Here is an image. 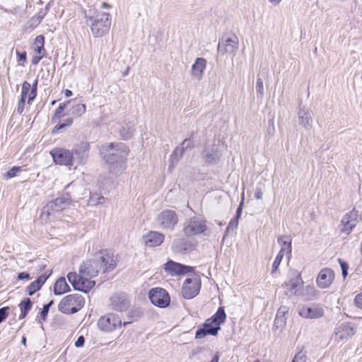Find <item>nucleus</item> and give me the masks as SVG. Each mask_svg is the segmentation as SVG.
Wrapping results in <instances>:
<instances>
[{"label":"nucleus","mask_w":362,"mask_h":362,"mask_svg":"<svg viewBox=\"0 0 362 362\" xmlns=\"http://www.w3.org/2000/svg\"><path fill=\"white\" fill-rule=\"evenodd\" d=\"M117 266L112 254L107 250H100L92 259L84 261L79 267V272H69L67 279L75 290L83 293L89 292L95 284L90 279L98 276L103 269L104 272L113 270Z\"/></svg>","instance_id":"nucleus-1"},{"label":"nucleus","mask_w":362,"mask_h":362,"mask_svg":"<svg viewBox=\"0 0 362 362\" xmlns=\"http://www.w3.org/2000/svg\"><path fill=\"white\" fill-rule=\"evenodd\" d=\"M85 18L95 37H101L109 31L111 25L109 13L90 9L85 13Z\"/></svg>","instance_id":"nucleus-2"},{"label":"nucleus","mask_w":362,"mask_h":362,"mask_svg":"<svg viewBox=\"0 0 362 362\" xmlns=\"http://www.w3.org/2000/svg\"><path fill=\"white\" fill-rule=\"evenodd\" d=\"M103 153L105 161L110 164H122L129 153L127 145L122 142L110 143L103 146Z\"/></svg>","instance_id":"nucleus-3"},{"label":"nucleus","mask_w":362,"mask_h":362,"mask_svg":"<svg viewBox=\"0 0 362 362\" xmlns=\"http://www.w3.org/2000/svg\"><path fill=\"white\" fill-rule=\"evenodd\" d=\"M85 304V299L79 293H73L64 297L58 305L59 310L66 315L79 311Z\"/></svg>","instance_id":"nucleus-4"},{"label":"nucleus","mask_w":362,"mask_h":362,"mask_svg":"<svg viewBox=\"0 0 362 362\" xmlns=\"http://www.w3.org/2000/svg\"><path fill=\"white\" fill-rule=\"evenodd\" d=\"M71 204V197L69 194H63L61 197L49 202L43 207L42 214H46L49 217L54 212H59L66 209Z\"/></svg>","instance_id":"nucleus-5"},{"label":"nucleus","mask_w":362,"mask_h":362,"mask_svg":"<svg viewBox=\"0 0 362 362\" xmlns=\"http://www.w3.org/2000/svg\"><path fill=\"white\" fill-rule=\"evenodd\" d=\"M207 228L206 220L202 216L189 218L184 224L183 232L187 235H196L203 233Z\"/></svg>","instance_id":"nucleus-6"},{"label":"nucleus","mask_w":362,"mask_h":362,"mask_svg":"<svg viewBox=\"0 0 362 362\" xmlns=\"http://www.w3.org/2000/svg\"><path fill=\"white\" fill-rule=\"evenodd\" d=\"M49 153L55 164L67 167L73 166L74 156L70 150L57 147L52 149Z\"/></svg>","instance_id":"nucleus-7"},{"label":"nucleus","mask_w":362,"mask_h":362,"mask_svg":"<svg viewBox=\"0 0 362 362\" xmlns=\"http://www.w3.org/2000/svg\"><path fill=\"white\" fill-rule=\"evenodd\" d=\"M148 298L152 304L164 308L169 305L170 298L165 289L162 288H153L148 292Z\"/></svg>","instance_id":"nucleus-8"},{"label":"nucleus","mask_w":362,"mask_h":362,"mask_svg":"<svg viewBox=\"0 0 362 362\" xmlns=\"http://www.w3.org/2000/svg\"><path fill=\"white\" fill-rule=\"evenodd\" d=\"M157 221L161 228L173 230L177 224L178 217L175 211L165 209L158 214Z\"/></svg>","instance_id":"nucleus-9"},{"label":"nucleus","mask_w":362,"mask_h":362,"mask_svg":"<svg viewBox=\"0 0 362 362\" xmlns=\"http://www.w3.org/2000/svg\"><path fill=\"white\" fill-rule=\"evenodd\" d=\"M121 325L120 317L114 313H109L100 317L98 322L99 329L105 332H112Z\"/></svg>","instance_id":"nucleus-10"},{"label":"nucleus","mask_w":362,"mask_h":362,"mask_svg":"<svg viewBox=\"0 0 362 362\" xmlns=\"http://www.w3.org/2000/svg\"><path fill=\"white\" fill-rule=\"evenodd\" d=\"M356 332V325L350 322H342L338 323L334 329L336 340L343 341L348 339L355 334Z\"/></svg>","instance_id":"nucleus-11"},{"label":"nucleus","mask_w":362,"mask_h":362,"mask_svg":"<svg viewBox=\"0 0 362 362\" xmlns=\"http://www.w3.org/2000/svg\"><path fill=\"white\" fill-rule=\"evenodd\" d=\"M298 310L299 315L306 319H318L325 314L324 309L317 304L299 305Z\"/></svg>","instance_id":"nucleus-12"},{"label":"nucleus","mask_w":362,"mask_h":362,"mask_svg":"<svg viewBox=\"0 0 362 362\" xmlns=\"http://www.w3.org/2000/svg\"><path fill=\"white\" fill-rule=\"evenodd\" d=\"M90 144L87 141H81L75 145L71 152L74 156V163L76 161L78 165L84 164L89 155Z\"/></svg>","instance_id":"nucleus-13"},{"label":"nucleus","mask_w":362,"mask_h":362,"mask_svg":"<svg viewBox=\"0 0 362 362\" xmlns=\"http://www.w3.org/2000/svg\"><path fill=\"white\" fill-rule=\"evenodd\" d=\"M358 211L354 209L346 213L341 221V232L349 235L358 223Z\"/></svg>","instance_id":"nucleus-14"},{"label":"nucleus","mask_w":362,"mask_h":362,"mask_svg":"<svg viewBox=\"0 0 362 362\" xmlns=\"http://www.w3.org/2000/svg\"><path fill=\"white\" fill-rule=\"evenodd\" d=\"M200 281L197 278H187L182 288V295L186 299H192L195 297L200 290Z\"/></svg>","instance_id":"nucleus-15"},{"label":"nucleus","mask_w":362,"mask_h":362,"mask_svg":"<svg viewBox=\"0 0 362 362\" xmlns=\"http://www.w3.org/2000/svg\"><path fill=\"white\" fill-rule=\"evenodd\" d=\"M164 269L165 272L171 276L182 275L191 272L193 267L186 266L173 260H168L164 264Z\"/></svg>","instance_id":"nucleus-16"},{"label":"nucleus","mask_w":362,"mask_h":362,"mask_svg":"<svg viewBox=\"0 0 362 362\" xmlns=\"http://www.w3.org/2000/svg\"><path fill=\"white\" fill-rule=\"evenodd\" d=\"M303 281L298 274L295 278L290 279L288 281L282 284V287L285 288V294L288 296L300 295L299 290L301 288Z\"/></svg>","instance_id":"nucleus-17"},{"label":"nucleus","mask_w":362,"mask_h":362,"mask_svg":"<svg viewBox=\"0 0 362 362\" xmlns=\"http://www.w3.org/2000/svg\"><path fill=\"white\" fill-rule=\"evenodd\" d=\"M111 306L118 312H124L130 306V301L125 293H119L110 298Z\"/></svg>","instance_id":"nucleus-18"},{"label":"nucleus","mask_w":362,"mask_h":362,"mask_svg":"<svg viewBox=\"0 0 362 362\" xmlns=\"http://www.w3.org/2000/svg\"><path fill=\"white\" fill-rule=\"evenodd\" d=\"M334 278V273L329 268L322 269L317 278V284L320 288H327L332 283Z\"/></svg>","instance_id":"nucleus-19"},{"label":"nucleus","mask_w":362,"mask_h":362,"mask_svg":"<svg viewBox=\"0 0 362 362\" xmlns=\"http://www.w3.org/2000/svg\"><path fill=\"white\" fill-rule=\"evenodd\" d=\"M202 155L205 161L209 164L218 162L221 156L218 150V147L214 144L206 146L202 151Z\"/></svg>","instance_id":"nucleus-20"},{"label":"nucleus","mask_w":362,"mask_h":362,"mask_svg":"<svg viewBox=\"0 0 362 362\" xmlns=\"http://www.w3.org/2000/svg\"><path fill=\"white\" fill-rule=\"evenodd\" d=\"M165 236L157 231H149L143 236L145 245L148 247H157L163 243Z\"/></svg>","instance_id":"nucleus-21"},{"label":"nucleus","mask_w":362,"mask_h":362,"mask_svg":"<svg viewBox=\"0 0 362 362\" xmlns=\"http://www.w3.org/2000/svg\"><path fill=\"white\" fill-rule=\"evenodd\" d=\"M52 272H46L37 278L36 280L30 283V284L26 288V292L29 296H33L35 292L39 291L43 284L48 279L51 275Z\"/></svg>","instance_id":"nucleus-22"},{"label":"nucleus","mask_w":362,"mask_h":362,"mask_svg":"<svg viewBox=\"0 0 362 362\" xmlns=\"http://www.w3.org/2000/svg\"><path fill=\"white\" fill-rule=\"evenodd\" d=\"M299 124L306 129L312 128L313 112L308 109H300L298 112Z\"/></svg>","instance_id":"nucleus-23"},{"label":"nucleus","mask_w":362,"mask_h":362,"mask_svg":"<svg viewBox=\"0 0 362 362\" xmlns=\"http://www.w3.org/2000/svg\"><path fill=\"white\" fill-rule=\"evenodd\" d=\"M206 61L204 58H197L195 62L192 66V76L197 80L202 78L204 70L206 68Z\"/></svg>","instance_id":"nucleus-24"},{"label":"nucleus","mask_w":362,"mask_h":362,"mask_svg":"<svg viewBox=\"0 0 362 362\" xmlns=\"http://www.w3.org/2000/svg\"><path fill=\"white\" fill-rule=\"evenodd\" d=\"M70 287L66 283L65 277H59L54 285V294L61 296L66 292L70 291Z\"/></svg>","instance_id":"nucleus-25"},{"label":"nucleus","mask_w":362,"mask_h":362,"mask_svg":"<svg viewBox=\"0 0 362 362\" xmlns=\"http://www.w3.org/2000/svg\"><path fill=\"white\" fill-rule=\"evenodd\" d=\"M172 248L175 252L183 253L189 250L190 245L186 238H182L173 241Z\"/></svg>","instance_id":"nucleus-26"},{"label":"nucleus","mask_w":362,"mask_h":362,"mask_svg":"<svg viewBox=\"0 0 362 362\" xmlns=\"http://www.w3.org/2000/svg\"><path fill=\"white\" fill-rule=\"evenodd\" d=\"M279 245H281V248L279 252H282L283 253H286L287 257L289 259L291 255V240L289 237L287 236H281L277 240Z\"/></svg>","instance_id":"nucleus-27"},{"label":"nucleus","mask_w":362,"mask_h":362,"mask_svg":"<svg viewBox=\"0 0 362 362\" xmlns=\"http://www.w3.org/2000/svg\"><path fill=\"white\" fill-rule=\"evenodd\" d=\"M134 131L133 124L127 123L123 124L119 129V134L124 140H128L132 138Z\"/></svg>","instance_id":"nucleus-28"},{"label":"nucleus","mask_w":362,"mask_h":362,"mask_svg":"<svg viewBox=\"0 0 362 362\" xmlns=\"http://www.w3.org/2000/svg\"><path fill=\"white\" fill-rule=\"evenodd\" d=\"M226 318V314L223 307H219L214 315H212L210 319L212 322L220 326L221 324L223 323Z\"/></svg>","instance_id":"nucleus-29"},{"label":"nucleus","mask_w":362,"mask_h":362,"mask_svg":"<svg viewBox=\"0 0 362 362\" xmlns=\"http://www.w3.org/2000/svg\"><path fill=\"white\" fill-rule=\"evenodd\" d=\"M86 105L82 103H76L73 104L72 106L69 109V114L74 117H78L83 115L86 112Z\"/></svg>","instance_id":"nucleus-30"},{"label":"nucleus","mask_w":362,"mask_h":362,"mask_svg":"<svg viewBox=\"0 0 362 362\" xmlns=\"http://www.w3.org/2000/svg\"><path fill=\"white\" fill-rule=\"evenodd\" d=\"M237 44L238 37L235 35L231 33H224L219 40L218 45H230V44Z\"/></svg>","instance_id":"nucleus-31"},{"label":"nucleus","mask_w":362,"mask_h":362,"mask_svg":"<svg viewBox=\"0 0 362 362\" xmlns=\"http://www.w3.org/2000/svg\"><path fill=\"white\" fill-rule=\"evenodd\" d=\"M185 152V146H177L170 156L171 165L177 164L182 157Z\"/></svg>","instance_id":"nucleus-32"},{"label":"nucleus","mask_w":362,"mask_h":362,"mask_svg":"<svg viewBox=\"0 0 362 362\" xmlns=\"http://www.w3.org/2000/svg\"><path fill=\"white\" fill-rule=\"evenodd\" d=\"M46 55L45 47H36L32 58V64L36 65Z\"/></svg>","instance_id":"nucleus-33"},{"label":"nucleus","mask_w":362,"mask_h":362,"mask_svg":"<svg viewBox=\"0 0 362 362\" xmlns=\"http://www.w3.org/2000/svg\"><path fill=\"white\" fill-rule=\"evenodd\" d=\"M71 103L70 100L59 104V107L56 109L55 112L52 117V122H55L59 120L64 115L62 114L67 105Z\"/></svg>","instance_id":"nucleus-34"},{"label":"nucleus","mask_w":362,"mask_h":362,"mask_svg":"<svg viewBox=\"0 0 362 362\" xmlns=\"http://www.w3.org/2000/svg\"><path fill=\"white\" fill-rule=\"evenodd\" d=\"M203 326L204 329H206V330H214V334H209V335L211 336H216L218 334V331L221 329V327L218 326V325L214 324V322H212L210 318L207 319L205 321V322L203 324Z\"/></svg>","instance_id":"nucleus-35"},{"label":"nucleus","mask_w":362,"mask_h":362,"mask_svg":"<svg viewBox=\"0 0 362 362\" xmlns=\"http://www.w3.org/2000/svg\"><path fill=\"white\" fill-rule=\"evenodd\" d=\"M18 306L21 311L28 313L33 307V302L30 298H25L20 303Z\"/></svg>","instance_id":"nucleus-36"},{"label":"nucleus","mask_w":362,"mask_h":362,"mask_svg":"<svg viewBox=\"0 0 362 362\" xmlns=\"http://www.w3.org/2000/svg\"><path fill=\"white\" fill-rule=\"evenodd\" d=\"M104 200L105 198L103 196L98 194H90L88 204L90 206H97L102 204L104 202Z\"/></svg>","instance_id":"nucleus-37"},{"label":"nucleus","mask_w":362,"mask_h":362,"mask_svg":"<svg viewBox=\"0 0 362 362\" xmlns=\"http://www.w3.org/2000/svg\"><path fill=\"white\" fill-rule=\"evenodd\" d=\"M37 79H35L33 84L31 85L30 93H29L28 103L30 104L33 100L36 98L37 95Z\"/></svg>","instance_id":"nucleus-38"},{"label":"nucleus","mask_w":362,"mask_h":362,"mask_svg":"<svg viewBox=\"0 0 362 362\" xmlns=\"http://www.w3.org/2000/svg\"><path fill=\"white\" fill-rule=\"evenodd\" d=\"M72 124H73V119L67 118L64 120V122L63 123H59L58 124H57L54 127L52 132L56 133L61 129H65L66 127H70Z\"/></svg>","instance_id":"nucleus-39"},{"label":"nucleus","mask_w":362,"mask_h":362,"mask_svg":"<svg viewBox=\"0 0 362 362\" xmlns=\"http://www.w3.org/2000/svg\"><path fill=\"white\" fill-rule=\"evenodd\" d=\"M315 288L313 286H307L305 291L302 293V296L305 297L306 300H313L315 296Z\"/></svg>","instance_id":"nucleus-40"},{"label":"nucleus","mask_w":362,"mask_h":362,"mask_svg":"<svg viewBox=\"0 0 362 362\" xmlns=\"http://www.w3.org/2000/svg\"><path fill=\"white\" fill-rule=\"evenodd\" d=\"M31 84L28 81H24L22 84L21 99L25 100L30 93Z\"/></svg>","instance_id":"nucleus-41"},{"label":"nucleus","mask_w":362,"mask_h":362,"mask_svg":"<svg viewBox=\"0 0 362 362\" xmlns=\"http://www.w3.org/2000/svg\"><path fill=\"white\" fill-rule=\"evenodd\" d=\"M284 255L285 253H283L282 252H279L272 264V274H274L278 269Z\"/></svg>","instance_id":"nucleus-42"},{"label":"nucleus","mask_w":362,"mask_h":362,"mask_svg":"<svg viewBox=\"0 0 362 362\" xmlns=\"http://www.w3.org/2000/svg\"><path fill=\"white\" fill-rule=\"evenodd\" d=\"M214 332L213 329L206 330V329H204V326L202 325V328H199L195 334V338L200 339L206 337V335H209V334H214Z\"/></svg>","instance_id":"nucleus-43"},{"label":"nucleus","mask_w":362,"mask_h":362,"mask_svg":"<svg viewBox=\"0 0 362 362\" xmlns=\"http://www.w3.org/2000/svg\"><path fill=\"white\" fill-rule=\"evenodd\" d=\"M39 16H33L25 24L26 28L33 29L36 28L41 22Z\"/></svg>","instance_id":"nucleus-44"},{"label":"nucleus","mask_w":362,"mask_h":362,"mask_svg":"<svg viewBox=\"0 0 362 362\" xmlns=\"http://www.w3.org/2000/svg\"><path fill=\"white\" fill-rule=\"evenodd\" d=\"M288 312V308L285 305H281L277 310L276 317L277 320H281V318H285V315Z\"/></svg>","instance_id":"nucleus-45"},{"label":"nucleus","mask_w":362,"mask_h":362,"mask_svg":"<svg viewBox=\"0 0 362 362\" xmlns=\"http://www.w3.org/2000/svg\"><path fill=\"white\" fill-rule=\"evenodd\" d=\"M306 358V353L301 350L295 355L292 362H305Z\"/></svg>","instance_id":"nucleus-46"},{"label":"nucleus","mask_w":362,"mask_h":362,"mask_svg":"<svg viewBox=\"0 0 362 362\" xmlns=\"http://www.w3.org/2000/svg\"><path fill=\"white\" fill-rule=\"evenodd\" d=\"M21 167L14 166L11 169H10L8 171L6 172V173L4 175V177L6 179H10L11 177H13L16 175L17 173L21 171Z\"/></svg>","instance_id":"nucleus-47"},{"label":"nucleus","mask_w":362,"mask_h":362,"mask_svg":"<svg viewBox=\"0 0 362 362\" xmlns=\"http://www.w3.org/2000/svg\"><path fill=\"white\" fill-rule=\"evenodd\" d=\"M8 307H3L0 308V324L4 321L8 315Z\"/></svg>","instance_id":"nucleus-48"},{"label":"nucleus","mask_w":362,"mask_h":362,"mask_svg":"<svg viewBox=\"0 0 362 362\" xmlns=\"http://www.w3.org/2000/svg\"><path fill=\"white\" fill-rule=\"evenodd\" d=\"M238 225V220L233 218L230 221V222L226 228V232L229 233L230 231L233 230L235 228H237Z\"/></svg>","instance_id":"nucleus-49"},{"label":"nucleus","mask_w":362,"mask_h":362,"mask_svg":"<svg viewBox=\"0 0 362 362\" xmlns=\"http://www.w3.org/2000/svg\"><path fill=\"white\" fill-rule=\"evenodd\" d=\"M256 90H257V93L258 94H259L261 96L263 95V93H264L263 81L259 78H258L257 80Z\"/></svg>","instance_id":"nucleus-50"},{"label":"nucleus","mask_w":362,"mask_h":362,"mask_svg":"<svg viewBox=\"0 0 362 362\" xmlns=\"http://www.w3.org/2000/svg\"><path fill=\"white\" fill-rule=\"evenodd\" d=\"M354 304L357 308L362 309V293L356 296L354 298Z\"/></svg>","instance_id":"nucleus-51"},{"label":"nucleus","mask_w":362,"mask_h":362,"mask_svg":"<svg viewBox=\"0 0 362 362\" xmlns=\"http://www.w3.org/2000/svg\"><path fill=\"white\" fill-rule=\"evenodd\" d=\"M49 310V309L47 308V306L43 305V308H42L41 312L40 313V317L43 321L46 320L47 317L48 315Z\"/></svg>","instance_id":"nucleus-52"},{"label":"nucleus","mask_w":362,"mask_h":362,"mask_svg":"<svg viewBox=\"0 0 362 362\" xmlns=\"http://www.w3.org/2000/svg\"><path fill=\"white\" fill-rule=\"evenodd\" d=\"M25 100L20 99L18 103L17 112L21 115L24 110Z\"/></svg>","instance_id":"nucleus-53"},{"label":"nucleus","mask_w":362,"mask_h":362,"mask_svg":"<svg viewBox=\"0 0 362 362\" xmlns=\"http://www.w3.org/2000/svg\"><path fill=\"white\" fill-rule=\"evenodd\" d=\"M185 146V150L187 148H193V144L192 141L190 140V139H185L182 144L181 146Z\"/></svg>","instance_id":"nucleus-54"},{"label":"nucleus","mask_w":362,"mask_h":362,"mask_svg":"<svg viewBox=\"0 0 362 362\" xmlns=\"http://www.w3.org/2000/svg\"><path fill=\"white\" fill-rule=\"evenodd\" d=\"M243 197L242 199V201L239 205V206L238 207L237 210H236V213H235V216L233 218H236L237 220H239L240 216H241V214H242V210H243Z\"/></svg>","instance_id":"nucleus-55"},{"label":"nucleus","mask_w":362,"mask_h":362,"mask_svg":"<svg viewBox=\"0 0 362 362\" xmlns=\"http://www.w3.org/2000/svg\"><path fill=\"white\" fill-rule=\"evenodd\" d=\"M85 343V338L83 336L81 335L78 337L76 341H75L76 347H82Z\"/></svg>","instance_id":"nucleus-56"},{"label":"nucleus","mask_w":362,"mask_h":362,"mask_svg":"<svg viewBox=\"0 0 362 362\" xmlns=\"http://www.w3.org/2000/svg\"><path fill=\"white\" fill-rule=\"evenodd\" d=\"M35 43L36 45H44L45 44V37L42 35H37L35 39Z\"/></svg>","instance_id":"nucleus-57"},{"label":"nucleus","mask_w":362,"mask_h":362,"mask_svg":"<svg viewBox=\"0 0 362 362\" xmlns=\"http://www.w3.org/2000/svg\"><path fill=\"white\" fill-rule=\"evenodd\" d=\"M16 54L18 56L19 62H25L26 60V52H19L18 49L16 50Z\"/></svg>","instance_id":"nucleus-58"},{"label":"nucleus","mask_w":362,"mask_h":362,"mask_svg":"<svg viewBox=\"0 0 362 362\" xmlns=\"http://www.w3.org/2000/svg\"><path fill=\"white\" fill-rule=\"evenodd\" d=\"M285 325H286V318H281V320H277V317L276 316V318L274 320V325L276 327H283Z\"/></svg>","instance_id":"nucleus-59"},{"label":"nucleus","mask_w":362,"mask_h":362,"mask_svg":"<svg viewBox=\"0 0 362 362\" xmlns=\"http://www.w3.org/2000/svg\"><path fill=\"white\" fill-rule=\"evenodd\" d=\"M262 192L260 187H256L254 197L257 199H261L262 197Z\"/></svg>","instance_id":"nucleus-60"},{"label":"nucleus","mask_w":362,"mask_h":362,"mask_svg":"<svg viewBox=\"0 0 362 362\" xmlns=\"http://www.w3.org/2000/svg\"><path fill=\"white\" fill-rule=\"evenodd\" d=\"M18 279L19 280H23V279H30V274L27 272H21L18 274Z\"/></svg>","instance_id":"nucleus-61"},{"label":"nucleus","mask_w":362,"mask_h":362,"mask_svg":"<svg viewBox=\"0 0 362 362\" xmlns=\"http://www.w3.org/2000/svg\"><path fill=\"white\" fill-rule=\"evenodd\" d=\"M338 261L339 262L341 270L349 269V264L346 262L341 260V259H338Z\"/></svg>","instance_id":"nucleus-62"},{"label":"nucleus","mask_w":362,"mask_h":362,"mask_svg":"<svg viewBox=\"0 0 362 362\" xmlns=\"http://www.w3.org/2000/svg\"><path fill=\"white\" fill-rule=\"evenodd\" d=\"M45 14H46V13L42 9H41L36 15H35V16L40 17V20L42 21V20L44 18V16H45Z\"/></svg>","instance_id":"nucleus-63"},{"label":"nucleus","mask_w":362,"mask_h":362,"mask_svg":"<svg viewBox=\"0 0 362 362\" xmlns=\"http://www.w3.org/2000/svg\"><path fill=\"white\" fill-rule=\"evenodd\" d=\"M64 95H65L66 97H70V96H71L73 95V93H72L71 90H70L69 89H66L64 90Z\"/></svg>","instance_id":"nucleus-64"}]
</instances>
